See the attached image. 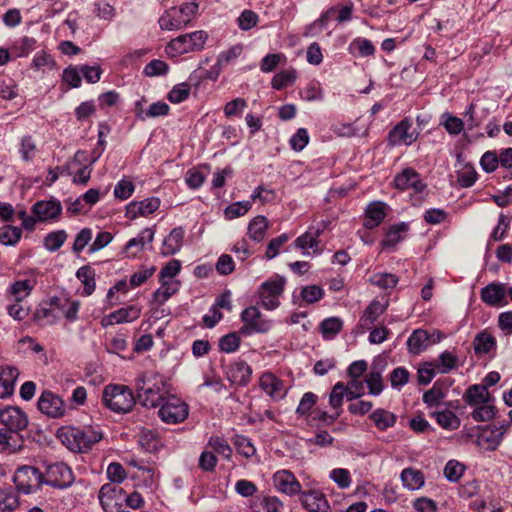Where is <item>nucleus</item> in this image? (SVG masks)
<instances>
[{"mask_svg": "<svg viewBox=\"0 0 512 512\" xmlns=\"http://www.w3.org/2000/svg\"><path fill=\"white\" fill-rule=\"evenodd\" d=\"M233 443L237 452L244 457L251 458L256 455V448L248 437L243 435H236Z\"/></svg>", "mask_w": 512, "mask_h": 512, "instance_id": "nucleus-53", "label": "nucleus"}, {"mask_svg": "<svg viewBox=\"0 0 512 512\" xmlns=\"http://www.w3.org/2000/svg\"><path fill=\"white\" fill-rule=\"evenodd\" d=\"M19 502L11 488H0V512L13 511Z\"/></svg>", "mask_w": 512, "mask_h": 512, "instance_id": "nucleus-52", "label": "nucleus"}, {"mask_svg": "<svg viewBox=\"0 0 512 512\" xmlns=\"http://www.w3.org/2000/svg\"><path fill=\"white\" fill-rule=\"evenodd\" d=\"M273 483L278 491L288 496L302 493L300 482L289 470L277 471L273 476Z\"/></svg>", "mask_w": 512, "mask_h": 512, "instance_id": "nucleus-15", "label": "nucleus"}, {"mask_svg": "<svg viewBox=\"0 0 512 512\" xmlns=\"http://www.w3.org/2000/svg\"><path fill=\"white\" fill-rule=\"evenodd\" d=\"M437 424L445 430H456L460 427L461 421L459 417L448 409L437 410L431 413Z\"/></svg>", "mask_w": 512, "mask_h": 512, "instance_id": "nucleus-31", "label": "nucleus"}, {"mask_svg": "<svg viewBox=\"0 0 512 512\" xmlns=\"http://www.w3.org/2000/svg\"><path fill=\"white\" fill-rule=\"evenodd\" d=\"M325 228L326 223L324 221L319 222L316 226H310L304 234L296 238L294 241L295 247L302 250L312 249L315 253H320L318 237Z\"/></svg>", "mask_w": 512, "mask_h": 512, "instance_id": "nucleus-16", "label": "nucleus"}, {"mask_svg": "<svg viewBox=\"0 0 512 512\" xmlns=\"http://www.w3.org/2000/svg\"><path fill=\"white\" fill-rule=\"evenodd\" d=\"M207 447H209L214 454L217 453L226 459H230L232 455V448L228 442L219 436H211L207 442Z\"/></svg>", "mask_w": 512, "mask_h": 512, "instance_id": "nucleus-50", "label": "nucleus"}, {"mask_svg": "<svg viewBox=\"0 0 512 512\" xmlns=\"http://www.w3.org/2000/svg\"><path fill=\"white\" fill-rule=\"evenodd\" d=\"M227 374L232 383L244 386L250 380L252 369L245 362H236L229 367Z\"/></svg>", "mask_w": 512, "mask_h": 512, "instance_id": "nucleus-30", "label": "nucleus"}, {"mask_svg": "<svg viewBox=\"0 0 512 512\" xmlns=\"http://www.w3.org/2000/svg\"><path fill=\"white\" fill-rule=\"evenodd\" d=\"M417 137L418 133L413 129L412 122L405 118L388 133L387 141L391 146L411 145L417 140Z\"/></svg>", "mask_w": 512, "mask_h": 512, "instance_id": "nucleus-12", "label": "nucleus"}, {"mask_svg": "<svg viewBox=\"0 0 512 512\" xmlns=\"http://www.w3.org/2000/svg\"><path fill=\"white\" fill-rule=\"evenodd\" d=\"M169 66L166 62L155 59L146 64L143 74L149 77L164 75L168 72Z\"/></svg>", "mask_w": 512, "mask_h": 512, "instance_id": "nucleus-61", "label": "nucleus"}, {"mask_svg": "<svg viewBox=\"0 0 512 512\" xmlns=\"http://www.w3.org/2000/svg\"><path fill=\"white\" fill-rule=\"evenodd\" d=\"M302 506L308 512H329L330 504L326 496L319 490H309L301 493Z\"/></svg>", "mask_w": 512, "mask_h": 512, "instance_id": "nucleus-17", "label": "nucleus"}, {"mask_svg": "<svg viewBox=\"0 0 512 512\" xmlns=\"http://www.w3.org/2000/svg\"><path fill=\"white\" fill-rule=\"evenodd\" d=\"M240 345V337L237 333H229L219 340V348L222 352L232 353L235 352Z\"/></svg>", "mask_w": 512, "mask_h": 512, "instance_id": "nucleus-60", "label": "nucleus"}, {"mask_svg": "<svg viewBox=\"0 0 512 512\" xmlns=\"http://www.w3.org/2000/svg\"><path fill=\"white\" fill-rule=\"evenodd\" d=\"M343 322L338 317H330L321 322L320 329L325 339L334 338L342 329Z\"/></svg>", "mask_w": 512, "mask_h": 512, "instance_id": "nucleus-48", "label": "nucleus"}, {"mask_svg": "<svg viewBox=\"0 0 512 512\" xmlns=\"http://www.w3.org/2000/svg\"><path fill=\"white\" fill-rule=\"evenodd\" d=\"M32 212L38 221L56 219L62 212V205L58 200L38 201L32 206Z\"/></svg>", "mask_w": 512, "mask_h": 512, "instance_id": "nucleus-19", "label": "nucleus"}, {"mask_svg": "<svg viewBox=\"0 0 512 512\" xmlns=\"http://www.w3.org/2000/svg\"><path fill=\"white\" fill-rule=\"evenodd\" d=\"M158 415L164 423L178 424L188 417L189 407L181 398L167 394L159 405Z\"/></svg>", "mask_w": 512, "mask_h": 512, "instance_id": "nucleus-6", "label": "nucleus"}, {"mask_svg": "<svg viewBox=\"0 0 512 512\" xmlns=\"http://www.w3.org/2000/svg\"><path fill=\"white\" fill-rule=\"evenodd\" d=\"M458 359L451 352L445 351L441 353L436 360L430 362V366L437 369L439 373H448L457 367Z\"/></svg>", "mask_w": 512, "mask_h": 512, "instance_id": "nucleus-39", "label": "nucleus"}, {"mask_svg": "<svg viewBox=\"0 0 512 512\" xmlns=\"http://www.w3.org/2000/svg\"><path fill=\"white\" fill-rule=\"evenodd\" d=\"M243 52V45L236 44L231 46L229 49L221 52L217 58V62L209 72V78L216 79L221 69L230 63L234 62Z\"/></svg>", "mask_w": 512, "mask_h": 512, "instance_id": "nucleus-22", "label": "nucleus"}, {"mask_svg": "<svg viewBox=\"0 0 512 512\" xmlns=\"http://www.w3.org/2000/svg\"><path fill=\"white\" fill-rule=\"evenodd\" d=\"M19 377V370L11 365L0 366V399L13 395L15 383Z\"/></svg>", "mask_w": 512, "mask_h": 512, "instance_id": "nucleus-20", "label": "nucleus"}, {"mask_svg": "<svg viewBox=\"0 0 512 512\" xmlns=\"http://www.w3.org/2000/svg\"><path fill=\"white\" fill-rule=\"evenodd\" d=\"M348 50L351 54H357L361 57L372 56L375 53L373 43L366 38H355L349 44Z\"/></svg>", "mask_w": 512, "mask_h": 512, "instance_id": "nucleus-40", "label": "nucleus"}, {"mask_svg": "<svg viewBox=\"0 0 512 512\" xmlns=\"http://www.w3.org/2000/svg\"><path fill=\"white\" fill-rule=\"evenodd\" d=\"M241 320L244 323L239 330L242 335L266 333L272 327L271 321L263 319L261 312L255 306H250L243 310L241 313Z\"/></svg>", "mask_w": 512, "mask_h": 512, "instance_id": "nucleus-8", "label": "nucleus"}, {"mask_svg": "<svg viewBox=\"0 0 512 512\" xmlns=\"http://www.w3.org/2000/svg\"><path fill=\"white\" fill-rule=\"evenodd\" d=\"M464 471L465 466L462 463L456 460H450L445 465L444 475L448 481L457 482L462 477Z\"/></svg>", "mask_w": 512, "mask_h": 512, "instance_id": "nucleus-58", "label": "nucleus"}, {"mask_svg": "<svg viewBox=\"0 0 512 512\" xmlns=\"http://www.w3.org/2000/svg\"><path fill=\"white\" fill-rule=\"evenodd\" d=\"M285 279L280 276L264 282L260 289L262 306L267 310L276 309L279 306L278 298L284 290Z\"/></svg>", "mask_w": 512, "mask_h": 512, "instance_id": "nucleus-9", "label": "nucleus"}, {"mask_svg": "<svg viewBox=\"0 0 512 512\" xmlns=\"http://www.w3.org/2000/svg\"><path fill=\"white\" fill-rule=\"evenodd\" d=\"M268 229V220L265 216L254 217L248 225V236L250 239L260 242L264 239Z\"/></svg>", "mask_w": 512, "mask_h": 512, "instance_id": "nucleus-34", "label": "nucleus"}, {"mask_svg": "<svg viewBox=\"0 0 512 512\" xmlns=\"http://www.w3.org/2000/svg\"><path fill=\"white\" fill-rule=\"evenodd\" d=\"M76 277L83 284L85 295L89 296L95 291V270L91 266L85 265L80 267L76 272Z\"/></svg>", "mask_w": 512, "mask_h": 512, "instance_id": "nucleus-37", "label": "nucleus"}, {"mask_svg": "<svg viewBox=\"0 0 512 512\" xmlns=\"http://www.w3.org/2000/svg\"><path fill=\"white\" fill-rule=\"evenodd\" d=\"M198 3L193 0L178 7H171L159 18L162 30H180L185 28L198 12Z\"/></svg>", "mask_w": 512, "mask_h": 512, "instance_id": "nucleus-2", "label": "nucleus"}, {"mask_svg": "<svg viewBox=\"0 0 512 512\" xmlns=\"http://www.w3.org/2000/svg\"><path fill=\"white\" fill-rule=\"evenodd\" d=\"M471 413L472 418L477 422H486L495 416V407L491 402H487L478 406Z\"/></svg>", "mask_w": 512, "mask_h": 512, "instance_id": "nucleus-54", "label": "nucleus"}, {"mask_svg": "<svg viewBox=\"0 0 512 512\" xmlns=\"http://www.w3.org/2000/svg\"><path fill=\"white\" fill-rule=\"evenodd\" d=\"M464 400L469 406H478L491 402L492 397L486 388V385L475 384L466 390Z\"/></svg>", "mask_w": 512, "mask_h": 512, "instance_id": "nucleus-26", "label": "nucleus"}, {"mask_svg": "<svg viewBox=\"0 0 512 512\" xmlns=\"http://www.w3.org/2000/svg\"><path fill=\"white\" fill-rule=\"evenodd\" d=\"M74 481L72 470L64 463H55L49 465L44 484L58 489H65L71 486Z\"/></svg>", "mask_w": 512, "mask_h": 512, "instance_id": "nucleus-10", "label": "nucleus"}, {"mask_svg": "<svg viewBox=\"0 0 512 512\" xmlns=\"http://www.w3.org/2000/svg\"><path fill=\"white\" fill-rule=\"evenodd\" d=\"M13 481L18 492L31 494L40 489L44 484V476L35 467L22 466L14 474Z\"/></svg>", "mask_w": 512, "mask_h": 512, "instance_id": "nucleus-7", "label": "nucleus"}, {"mask_svg": "<svg viewBox=\"0 0 512 512\" xmlns=\"http://www.w3.org/2000/svg\"><path fill=\"white\" fill-rule=\"evenodd\" d=\"M104 405L113 412L127 413L135 405L132 390L125 385H108L102 395Z\"/></svg>", "mask_w": 512, "mask_h": 512, "instance_id": "nucleus-4", "label": "nucleus"}, {"mask_svg": "<svg viewBox=\"0 0 512 512\" xmlns=\"http://www.w3.org/2000/svg\"><path fill=\"white\" fill-rule=\"evenodd\" d=\"M37 407L41 413L50 418L63 417L66 412V405L62 398L49 390L41 393Z\"/></svg>", "mask_w": 512, "mask_h": 512, "instance_id": "nucleus-11", "label": "nucleus"}, {"mask_svg": "<svg viewBox=\"0 0 512 512\" xmlns=\"http://www.w3.org/2000/svg\"><path fill=\"white\" fill-rule=\"evenodd\" d=\"M161 287L153 293V300L158 304L165 303L172 295H174L180 287L177 280H159Z\"/></svg>", "mask_w": 512, "mask_h": 512, "instance_id": "nucleus-33", "label": "nucleus"}, {"mask_svg": "<svg viewBox=\"0 0 512 512\" xmlns=\"http://www.w3.org/2000/svg\"><path fill=\"white\" fill-rule=\"evenodd\" d=\"M297 73L294 69L284 70L275 74L272 78L271 85L276 90H282L294 83Z\"/></svg>", "mask_w": 512, "mask_h": 512, "instance_id": "nucleus-49", "label": "nucleus"}, {"mask_svg": "<svg viewBox=\"0 0 512 512\" xmlns=\"http://www.w3.org/2000/svg\"><path fill=\"white\" fill-rule=\"evenodd\" d=\"M163 379H141L137 384V397L141 405L148 408H156L162 403L168 394Z\"/></svg>", "mask_w": 512, "mask_h": 512, "instance_id": "nucleus-5", "label": "nucleus"}, {"mask_svg": "<svg viewBox=\"0 0 512 512\" xmlns=\"http://www.w3.org/2000/svg\"><path fill=\"white\" fill-rule=\"evenodd\" d=\"M435 343L437 340H431V336L426 330L417 329L409 336L407 347L410 353L417 355Z\"/></svg>", "mask_w": 512, "mask_h": 512, "instance_id": "nucleus-23", "label": "nucleus"}, {"mask_svg": "<svg viewBox=\"0 0 512 512\" xmlns=\"http://www.w3.org/2000/svg\"><path fill=\"white\" fill-rule=\"evenodd\" d=\"M365 382L369 388V393L371 395H379L383 391V381L380 372L372 371L370 372L366 378Z\"/></svg>", "mask_w": 512, "mask_h": 512, "instance_id": "nucleus-63", "label": "nucleus"}, {"mask_svg": "<svg viewBox=\"0 0 512 512\" xmlns=\"http://www.w3.org/2000/svg\"><path fill=\"white\" fill-rule=\"evenodd\" d=\"M122 491L121 487L113 483H106L101 486L98 499L104 512H119Z\"/></svg>", "mask_w": 512, "mask_h": 512, "instance_id": "nucleus-14", "label": "nucleus"}, {"mask_svg": "<svg viewBox=\"0 0 512 512\" xmlns=\"http://www.w3.org/2000/svg\"><path fill=\"white\" fill-rule=\"evenodd\" d=\"M252 207L250 201H239L229 205L224 213L227 219L232 220L245 215Z\"/></svg>", "mask_w": 512, "mask_h": 512, "instance_id": "nucleus-57", "label": "nucleus"}, {"mask_svg": "<svg viewBox=\"0 0 512 512\" xmlns=\"http://www.w3.org/2000/svg\"><path fill=\"white\" fill-rule=\"evenodd\" d=\"M67 237L68 235L65 230L53 231L45 236L43 240V245L46 250L50 252H55L62 247Z\"/></svg>", "mask_w": 512, "mask_h": 512, "instance_id": "nucleus-44", "label": "nucleus"}, {"mask_svg": "<svg viewBox=\"0 0 512 512\" xmlns=\"http://www.w3.org/2000/svg\"><path fill=\"white\" fill-rule=\"evenodd\" d=\"M259 385L273 399H282L287 392L284 382L269 372L262 374Z\"/></svg>", "mask_w": 512, "mask_h": 512, "instance_id": "nucleus-21", "label": "nucleus"}, {"mask_svg": "<svg viewBox=\"0 0 512 512\" xmlns=\"http://www.w3.org/2000/svg\"><path fill=\"white\" fill-rule=\"evenodd\" d=\"M22 231L20 228L4 225L0 228V243L5 246H14L21 239Z\"/></svg>", "mask_w": 512, "mask_h": 512, "instance_id": "nucleus-46", "label": "nucleus"}, {"mask_svg": "<svg viewBox=\"0 0 512 512\" xmlns=\"http://www.w3.org/2000/svg\"><path fill=\"white\" fill-rule=\"evenodd\" d=\"M209 35L204 30L180 35L167 44L165 51L170 57H178L191 52H199L204 49Z\"/></svg>", "mask_w": 512, "mask_h": 512, "instance_id": "nucleus-3", "label": "nucleus"}, {"mask_svg": "<svg viewBox=\"0 0 512 512\" xmlns=\"http://www.w3.org/2000/svg\"><path fill=\"white\" fill-rule=\"evenodd\" d=\"M184 234L185 232L182 227L174 228L163 240L161 254L163 256H170L179 252L183 245Z\"/></svg>", "mask_w": 512, "mask_h": 512, "instance_id": "nucleus-25", "label": "nucleus"}, {"mask_svg": "<svg viewBox=\"0 0 512 512\" xmlns=\"http://www.w3.org/2000/svg\"><path fill=\"white\" fill-rule=\"evenodd\" d=\"M441 124L444 126L446 131L451 135L460 134L464 128L463 120L449 113H444L442 115Z\"/></svg>", "mask_w": 512, "mask_h": 512, "instance_id": "nucleus-55", "label": "nucleus"}, {"mask_svg": "<svg viewBox=\"0 0 512 512\" xmlns=\"http://www.w3.org/2000/svg\"><path fill=\"white\" fill-rule=\"evenodd\" d=\"M370 419L377 429L385 431L396 424L397 416L388 410L376 409L371 413Z\"/></svg>", "mask_w": 512, "mask_h": 512, "instance_id": "nucleus-32", "label": "nucleus"}, {"mask_svg": "<svg viewBox=\"0 0 512 512\" xmlns=\"http://www.w3.org/2000/svg\"><path fill=\"white\" fill-rule=\"evenodd\" d=\"M385 311V306L377 300H373L365 309L361 318L362 325L373 324Z\"/></svg>", "mask_w": 512, "mask_h": 512, "instance_id": "nucleus-51", "label": "nucleus"}, {"mask_svg": "<svg viewBox=\"0 0 512 512\" xmlns=\"http://www.w3.org/2000/svg\"><path fill=\"white\" fill-rule=\"evenodd\" d=\"M324 296V290L318 285H309L302 289L301 297L302 299L309 303H315L321 300Z\"/></svg>", "mask_w": 512, "mask_h": 512, "instance_id": "nucleus-64", "label": "nucleus"}, {"mask_svg": "<svg viewBox=\"0 0 512 512\" xmlns=\"http://www.w3.org/2000/svg\"><path fill=\"white\" fill-rule=\"evenodd\" d=\"M58 438L70 451L84 453L102 440L103 432L98 426H68L58 431Z\"/></svg>", "mask_w": 512, "mask_h": 512, "instance_id": "nucleus-1", "label": "nucleus"}, {"mask_svg": "<svg viewBox=\"0 0 512 512\" xmlns=\"http://www.w3.org/2000/svg\"><path fill=\"white\" fill-rule=\"evenodd\" d=\"M169 105L165 102H162V101H158V102H155V103H152L148 110L145 111V112H140L138 114V117L141 119V120H145L147 118H155V117H159V116H165L168 114L169 112Z\"/></svg>", "mask_w": 512, "mask_h": 512, "instance_id": "nucleus-56", "label": "nucleus"}, {"mask_svg": "<svg viewBox=\"0 0 512 512\" xmlns=\"http://www.w3.org/2000/svg\"><path fill=\"white\" fill-rule=\"evenodd\" d=\"M139 444L147 452H156L161 447V441L156 432L143 430L139 435Z\"/></svg>", "mask_w": 512, "mask_h": 512, "instance_id": "nucleus-43", "label": "nucleus"}, {"mask_svg": "<svg viewBox=\"0 0 512 512\" xmlns=\"http://www.w3.org/2000/svg\"><path fill=\"white\" fill-rule=\"evenodd\" d=\"M446 396V389L442 383L436 381L433 387L423 394V402L428 407L439 406Z\"/></svg>", "mask_w": 512, "mask_h": 512, "instance_id": "nucleus-38", "label": "nucleus"}, {"mask_svg": "<svg viewBox=\"0 0 512 512\" xmlns=\"http://www.w3.org/2000/svg\"><path fill=\"white\" fill-rule=\"evenodd\" d=\"M330 478L341 489H346L351 485V475L349 470L344 468H335L330 472Z\"/></svg>", "mask_w": 512, "mask_h": 512, "instance_id": "nucleus-62", "label": "nucleus"}, {"mask_svg": "<svg viewBox=\"0 0 512 512\" xmlns=\"http://www.w3.org/2000/svg\"><path fill=\"white\" fill-rule=\"evenodd\" d=\"M140 315L141 307L137 305H130L111 313V317L115 318L116 324L135 321L140 317Z\"/></svg>", "mask_w": 512, "mask_h": 512, "instance_id": "nucleus-41", "label": "nucleus"}, {"mask_svg": "<svg viewBox=\"0 0 512 512\" xmlns=\"http://www.w3.org/2000/svg\"><path fill=\"white\" fill-rule=\"evenodd\" d=\"M505 295V286L501 283H490L481 290V300L491 306L499 305Z\"/></svg>", "mask_w": 512, "mask_h": 512, "instance_id": "nucleus-27", "label": "nucleus"}, {"mask_svg": "<svg viewBox=\"0 0 512 512\" xmlns=\"http://www.w3.org/2000/svg\"><path fill=\"white\" fill-rule=\"evenodd\" d=\"M36 285V280L33 278L18 280L10 286V293L15 301L22 302L27 296L30 295L32 289Z\"/></svg>", "mask_w": 512, "mask_h": 512, "instance_id": "nucleus-36", "label": "nucleus"}, {"mask_svg": "<svg viewBox=\"0 0 512 512\" xmlns=\"http://www.w3.org/2000/svg\"><path fill=\"white\" fill-rule=\"evenodd\" d=\"M369 281L380 289H392L398 284L399 278L392 273H375Z\"/></svg>", "mask_w": 512, "mask_h": 512, "instance_id": "nucleus-47", "label": "nucleus"}, {"mask_svg": "<svg viewBox=\"0 0 512 512\" xmlns=\"http://www.w3.org/2000/svg\"><path fill=\"white\" fill-rule=\"evenodd\" d=\"M154 239V231L151 228H145L137 237L130 239L125 245V252L130 257H135L141 252L147 244H151Z\"/></svg>", "mask_w": 512, "mask_h": 512, "instance_id": "nucleus-24", "label": "nucleus"}, {"mask_svg": "<svg viewBox=\"0 0 512 512\" xmlns=\"http://www.w3.org/2000/svg\"><path fill=\"white\" fill-rule=\"evenodd\" d=\"M397 189L406 190L412 188L415 192H422L426 185L421 181L420 175L413 168H405L394 179Z\"/></svg>", "mask_w": 512, "mask_h": 512, "instance_id": "nucleus-18", "label": "nucleus"}, {"mask_svg": "<svg viewBox=\"0 0 512 512\" xmlns=\"http://www.w3.org/2000/svg\"><path fill=\"white\" fill-rule=\"evenodd\" d=\"M509 427V424H503L500 428V430H492L490 431V434L489 435H486L485 433L481 434L479 437H478V443L479 444H482L483 442H486L488 445H487V449L489 450H495L497 449V447L500 445L502 439H503V436L505 434V432L507 431Z\"/></svg>", "mask_w": 512, "mask_h": 512, "instance_id": "nucleus-45", "label": "nucleus"}, {"mask_svg": "<svg viewBox=\"0 0 512 512\" xmlns=\"http://www.w3.org/2000/svg\"><path fill=\"white\" fill-rule=\"evenodd\" d=\"M400 479L404 488L415 491L422 488L425 484L424 474L415 468L408 467L402 470Z\"/></svg>", "mask_w": 512, "mask_h": 512, "instance_id": "nucleus-29", "label": "nucleus"}, {"mask_svg": "<svg viewBox=\"0 0 512 512\" xmlns=\"http://www.w3.org/2000/svg\"><path fill=\"white\" fill-rule=\"evenodd\" d=\"M36 41L31 37H23L19 41L15 42L12 46V51L17 57L27 56L33 49Z\"/></svg>", "mask_w": 512, "mask_h": 512, "instance_id": "nucleus-59", "label": "nucleus"}, {"mask_svg": "<svg viewBox=\"0 0 512 512\" xmlns=\"http://www.w3.org/2000/svg\"><path fill=\"white\" fill-rule=\"evenodd\" d=\"M473 345L476 354H487L495 348L496 340L491 334L481 332L476 335Z\"/></svg>", "mask_w": 512, "mask_h": 512, "instance_id": "nucleus-42", "label": "nucleus"}, {"mask_svg": "<svg viewBox=\"0 0 512 512\" xmlns=\"http://www.w3.org/2000/svg\"><path fill=\"white\" fill-rule=\"evenodd\" d=\"M408 231V224L401 222L390 227L384 240L381 242L382 250H393L403 240Z\"/></svg>", "mask_w": 512, "mask_h": 512, "instance_id": "nucleus-28", "label": "nucleus"}, {"mask_svg": "<svg viewBox=\"0 0 512 512\" xmlns=\"http://www.w3.org/2000/svg\"><path fill=\"white\" fill-rule=\"evenodd\" d=\"M385 215L386 214L382 203H374L369 205L366 210L364 227L367 229H374L384 220Z\"/></svg>", "mask_w": 512, "mask_h": 512, "instance_id": "nucleus-35", "label": "nucleus"}, {"mask_svg": "<svg viewBox=\"0 0 512 512\" xmlns=\"http://www.w3.org/2000/svg\"><path fill=\"white\" fill-rule=\"evenodd\" d=\"M0 422L10 432L24 430L28 426V417L26 413L16 406H8L0 410Z\"/></svg>", "mask_w": 512, "mask_h": 512, "instance_id": "nucleus-13", "label": "nucleus"}]
</instances>
